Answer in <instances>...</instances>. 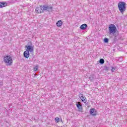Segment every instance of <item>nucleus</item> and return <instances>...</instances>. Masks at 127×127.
<instances>
[{
	"mask_svg": "<svg viewBox=\"0 0 127 127\" xmlns=\"http://www.w3.org/2000/svg\"><path fill=\"white\" fill-rule=\"evenodd\" d=\"M43 7V11L42 13L44 12L45 10L47 11L52 12L53 11V7L51 5H42Z\"/></svg>",
	"mask_w": 127,
	"mask_h": 127,
	"instance_id": "39448f33",
	"label": "nucleus"
},
{
	"mask_svg": "<svg viewBox=\"0 0 127 127\" xmlns=\"http://www.w3.org/2000/svg\"><path fill=\"white\" fill-rule=\"evenodd\" d=\"M116 70V68L114 67H112L111 71L112 72H114Z\"/></svg>",
	"mask_w": 127,
	"mask_h": 127,
	"instance_id": "6ab92c4d",
	"label": "nucleus"
},
{
	"mask_svg": "<svg viewBox=\"0 0 127 127\" xmlns=\"http://www.w3.org/2000/svg\"><path fill=\"white\" fill-rule=\"evenodd\" d=\"M7 5V3L5 2H0V8L4 7Z\"/></svg>",
	"mask_w": 127,
	"mask_h": 127,
	"instance_id": "f8f14e48",
	"label": "nucleus"
},
{
	"mask_svg": "<svg viewBox=\"0 0 127 127\" xmlns=\"http://www.w3.org/2000/svg\"><path fill=\"white\" fill-rule=\"evenodd\" d=\"M104 42L105 43H108L109 42V39H108L107 38H104Z\"/></svg>",
	"mask_w": 127,
	"mask_h": 127,
	"instance_id": "f3484780",
	"label": "nucleus"
},
{
	"mask_svg": "<svg viewBox=\"0 0 127 127\" xmlns=\"http://www.w3.org/2000/svg\"><path fill=\"white\" fill-rule=\"evenodd\" d=\"M78 97L81 99L82 102L84 103H87V98H86V97H84V94L80 93L79 94Z\"/></svg>",
	"mask_w": 127,
	"mask_h": 127,
	"instance_id": "423d86ee",
	"label": "nucleus"
},
{
	"mask_svg": "<svg viewBox=\"0 0 127 127\" xmlns=\"http://www.w3.org/2000/svg\"><path fill=\"white\" fill-rule=\"evenodd\" d=\"M25 49L27 51H28V52L30 53H32L33 51H34V47L33 45H32V43L30 42L25 46Z\"/></svg>",
	"mask_w": 127,
	"mask_h": 127,
	"instance_id": "7ed1b4c3",
	"label": "nucleus"
},
{
	"mask_svg": "<svg viewBox=\"0 0 127 127\" xmlns=\"http://www.w3.org/2000/svg\"><path fill=\"white\" fill-rule=\"evenodd\" d=\"M87 26L88 25H87V24H83L80 26V28L81 30H85V29L87 28Z\"/></svg>",
	"mask_w": 127,
	"mask_h": 127,
	"instance_id": "9b49d317",
	"label": "nucleus"
},
{
	"mask_svg": "<svg viewBox=\"0 0 127 127\" xmlns=\"http://www.w3.org/2000/svg\"><path fill=\"white\" fill-rule=\"evenodd\" d=\"M61 122H63L62 119L61 120Z\"/></svg>",
	"mask_w": 127,
	"mask_h": 127,
	"instance_id": "5701e85b",
	"label": "nucleus"
},
{
	"mask_svg": "<svg viewBox=\"0 0 127 127\" xmlns=\"http://www.w3.org/2000/svg\"><path fill=\"white\" fill-rule=\"evenodd\" d=\"M43 7L42 5H41L40 7H37L36 8L35 11L37 13H42V11H43Z\"/></svg>",
	"mask_w": 127,
	"mask_h": 127,
	"instance_id": "6e6552de",
	"label": "nucleus"
},
{
	"mask_svg": "<svg viewBox=\"0 0 127 127\" xmlns=\"http://www.w3.org/2000/svg\"><path fill=\"white\" fill-rule=\"evenodd\" d=\"M108 30L109 31V34H115L117 32V27L115 24H111L109 26Z\"/></svg>",
	"mask_w": 127,
	"mask_h": 127,
	"instance_id": "f03ea898",
	"label": "nucleus"
},
{
	"mask_svg": "<svg viewBox=\"0 0 127 127\" xmlns=\"http://www.w3.org/2000/svg\"><path fill=\"white\" fill-rule=\"evenodd\" d=\"M104 70H105V71H109L110 70V67H108L107 65H105L104 67Z\"/></svg>",
	"mask_w": 127,
	"mask_h": 127,
	"instance_id": "4468645a",
	"label": "nucleus"
},
{
	"mask_svg": "<svg viewBox=\"0 0 127 127\" xmlns=\"http://www.w3.org/2000/svg\"><path fill=\"white\" fill-rule=\"evenodd\" d=\"M119 11L122 14L127 10V3L124 1H120L118 4Z\"/></svg>",
	"mask_w": 127,
	"mask_h": 127,
	"instance_id": "f257e3e1",
	"label": "nucleus"
},
{
	"mask_svg": "<svg viewBox=\"0 0 127 127\" xmlns=\"http://www.w3.org/2000/svg\"><path fill=\"white\" fill-rule=\"evenodd\" d=\"M114 40H117V36L115 37Z\"/></svg>",
	"mask_w": 127,
	"mask_h": 127,
	"instance_id": "4be33fe9",
	"label": "nucleus"
},
{
	"mask_svg": "<svg viewBox=\"0 0 127 127\" xmlns=\"http://www.w3.org/2000/svg\"><path fill=\"white\" fill-rule=\"evenodd\" d=\"M30 54H29V52L28 51L26 50L25 52L23 53V56L25 58H28L29 57V56Z\"/></svg>",
	"mask_w": 127,
	"mask_h": 127,
	"instance_id": "1a4fd4ad",
	"label": "nucleus"
},
{
	"mask_svg": "<svg viewBox=\"0 0 127 127\" xmlns=\"http://www.w3.org/2000/svg\"><path fill=\"white\" fill-rule=\"evenodd\" d=\"M4 62H5L8 66H10L12 63V58H11L10 56H5L4 57Z\"/></svg>",
	"mask_w": 127,
	"mask_h": 127,
	"instance_id": "20e7f679",
	"label": "nucleus"
},
{
	"mask_svg": "<svg viewBox=\"0 0 127 127\" xmlns=\"http://www.w3.org/2000/svg\"><path fill=\"white\" fill-rule=\"evenodd\" d=\"M38 68L36 67H34V71H36L38 70Z\"/></svg>",
	"mask_w": 127,
	"mask_h": 127,
	"instance_id": "aec40b11",
	"label": "nucleus"
},
{
	"mask_svg": "<svg viewBox=\"0 0 127 127\" xmlns=\"http://www.w3.org/2000/svg\"><path fill=\"white\" fill-rule=\"evenodd\" d=\"M76 107L79 110H81V109H82V105H81V104H76Z\"/></svg>",
	"mask_w": 127,
	"mask_h": 127,
	"instance_id": "2eb2a0df",
	"label": "nucleus"
},
{
	"mask_svg": "<svg viewBox=\"0 0 127 127\" xmlns=\"http://www.w3.org/2000/svg\"><path fill=\"white\" fill-rule=\"evenodd\" d=\"M90 114L93 117H96L97 116V110L94 108H92L90 110Z\"/></svg>",
	"mask_w": 127,
	"mask_h": 127,
	"instance_id": "0eeeda50",
	"label": "nucleus"
},
{
	"mask_svg": "<svg viewBox=\"0 0 127 127\" xmlns=\"http://www.w3.org/2000/svg\"><path fill=\"white\" fill-rule=\"evenodd\" d=\"M99 63L100 64H104V63H105V60L103 59H101L99 60Z\"/></svg>",
	"mask_w": 127,
	"mask_h": 127,
	"instance_id": "ddd939ff",
	"label": "nucleus"
},
{
	"mask_svg": "<svg viewBox=\"0 0 127 127\" xmlns=\"http://www.w3.org/2000/svg\"><path fill=\"white\" fill-rule=\"evenodd\" d=\"M118 60L120 61V62H122L123 61V57H120L118 58Z\"/></svg>",
	"mask_w": 127,
	"mask_h": 127,
	"instance_id": "a211bd4d",
	"label": "nucleus"
},
{
	"mask_svg": "<svg viewBox=\"0 0 127 127\" xmlns=\"http://www.w3.org/2000/svg\"><path fill=\"white\" fill-rule=\"evenodd\" d=\"M63 25V22H62V20H61L58 21L56 23V25L58 27H60V26H62Z\"/></svg>",
	"mask_w": 127,
	"mask_h": 127,
	"instance_id": "9d476101",
	"label": "nucleus"
},
{
	"mask_svg": "<svg viewBox=\"0 0 127 127\" xmlns=\"http://www.w3.org/2000/svg\"><path fill=\"white\" fill-rule=\"evenodd\" d=\"M55 122L57 123H59V122H60V118L57 117L55 118Z\"/></svg>",
	"mask_w": 127,
	"mask_h": 127,
	"instance_id": "dca6fc26",
	"label": "nucleus"
},
{
	"mask_svg": "<svg viewBox=\"0 0 127 127\" xmlns=\"http://www.w3.org/2000/svg\"><path fill=\"white\" fill-rule=\"evenodd\" d=\"M89 79L90 80V81H92V75L90 76Z\"/></svg>",
	"mask_w": 127,
	"mask_h": 127,
	"instance_id": "412c9836",
	"label": "nucleus"
}]
</instances>
